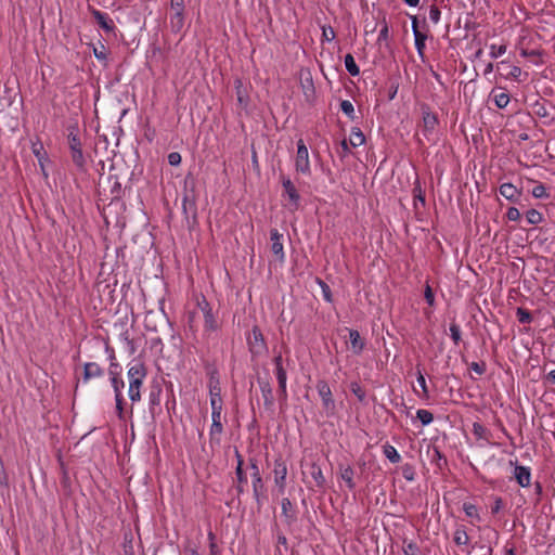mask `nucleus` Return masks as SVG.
<instances>
[{
	"label": "nucleus",
	"instance_id": "obj_1",
	"mask_svg": "<svg viewBox=\"0 0 555 555\" xmlns=\"http://www.w3.org/2000/svg\"><path fill=\"white\" fill-rule=\"evenodd\" d=\"M197 191H196V179L192 173H188L183 181V196H182V211L185 216L186 222L191 225L195 223L197 216Z\"/></svg>",
	"mask_w": 555,
	"mask_h": 555
},
{
	"label": "nucleus",
	"instance_id": "obj_2",
	"mask_svg": "<svg viewBox=\"0 0 555 555\" xmlns=\"http://www.w3.org/2000/svg\"><path fill=\"white\" fill-rule=\"evenodd\" d=\"M68 135V147L70 151V157L75 166L80 171L86 170V157L82 152V143L79 137V128L77 124L70 125L67 128Z\"/></svg>",
	"mask_w": 555,
	"mask_h": 555
},
{
	"label": "nucleus",
	"instance_id": "obj_3",
	"mask_svg": "<svg viewBox=\"0 0 555 555\" xmlns=\"http://www.w3.org/2000/svg\"><path fill=\"white\" fill-rule=\"evenodd\" d=\"M246 341L253 359L268 352L266 338L258 325L253 326L251 331L246 336Z\"/></svg>",
	"mask_w": 555,
	"mask_h": 555
},
{
	"label": "nucleus",
	"instance_id": "obj_4",
	"mask_svg": "<svg viewBox=\"0 0 555 555\" xmlns=\"http://www.w3.org/2000/svg\"><path fill=\"white\" fill-rule=\"evenodd\" d=\"M249 469L251 470V481H253V493L258 505V508L262 506L263 499L266 498V487L260 474V469L258 466V462L256 459H249Z\"/></svg>",
	"mask_w": 555,
	"mask_h": 555
},
{
	"label": "nucleus",
	"instance_id": "obj_5",
	"mask_svg": "<svg viewBox=\"0 0 555 555\" xmlns=\"http://www.w3.org/2000/svg\"><path fill=\"white\" fill-rule=\"evenodd\" d=\"M317 390L322 399V405L327 416H333L336 413V404L333 399L332 390L326 380L320 379L317 383Z\"/></svg>",
	"mask_w": 555,
	"mask_h": 555
},
{
	"label": "nucleus",
	"instance_id": "obj_6",
	"mask_svg": "<svg viewBox=\"0 0 555 555\" xmlns=\"http://www.w3.org/2000/svg\"><path fill=\"white\" fill-rule=\"evenodd\" d=\"M422 112V132L426 139L434 132L439 124L438 116L431 112L430 106L426 103L421 104Z\"/></svg>",
	"mask_w": 555,
	"mask_h": 555
},
{
	"label": "nucleus",
	"instance_id": "obj_7",
	"mask_svg": "<svg viewBox=\"0 0 555 555\" xmlns=\"http://www.w3.org/2000/svg\"><path fill=\"white\" fill-rule=\"evenodd\" d=\"M295 168L297 172H301L304 175H310L311 172L309 163V152L302 139H299L297 141Z\"/></svg>",
	"mask_w": 555,
	"mask_h": 555
},
{
	"label": "nucleus",
	"instance_id": "obj_8",
	"mask_svg": "<svg viewBox=\"0 0 555 555\" xmlns=\"http://www.w3.org/2000/svg\"><path fill=\"white\" fill-rule=\"evenodd\" d=\"M281 182L283 186V196H287L291 209L297 210L300 206V194L297 191L295 184L288 177H285L284 175H281Z\"/></svg>",
	"mask_w": 555,
	"mask_h": 555
},
{
	"label": "nucleus",
	"instance_id": "obj_9",
	"mask_svg": "<svg viewBox=\"0 0 555 555\" xmlns=\"http://www.w3.org/2000/svg\"><path fill=\"white\" fill-rule=\"evenodd\" d=\"M274 482L279 488V492L283 493L286 488V476H287V465L282 456H279L274 460Z\"/></svg>",
	"mask_w": 555,
	"mask_h": 555
},
{
	"label": "nucleus",
	"instance_id": "obj_10",
	"mask_svg": "<svg viewBox=\"0 0 555 555\" xmlns=\"http://www.w3.org/2000/svg\"><path fill=\"white\" fill-rule=\"evenodd\" d=\"M235 457H236V461H237V465H236V468H235V475H236V480H237V485L235 487L236 489V492H237V498H240V495L242 493H244V485L247 482V476H246V473L243 468L244 466V460H243V456L242 454L240 453V451L235 448Z\"/></svg>",
	"mask_w": 555,
	"mask_h": 555
},
{
	"label": "nucleus",
	"instance_id": "obj_11",
	"mask_svg": "<svg viewBox=\"0 0 555 555\" xmlns=\"http://www.w3.org/2000/svg\"><path fill=\"white\" fill-rule=\"evenodd\" d=\"M514 465V478L520 487H529L531 482V472L527 466L519 465L517 461H509Z\"/></svg>",
	"mask_w": 555,
	"mask_h": 555
},
{
	"label": "nucleus",
	"instance_id": "obj_12",
	"mask_svg": "<svg viewBox=\"0 0 555 555\" xmlns=\"http://www.w3.org/2000/svg\"><path fill=\"white\" fill-rule=\"evenodd\" d=\"M283 235L279 233L276 229H271L270 231V240H271V251L274 254L279 261H284L285 255L283 250L282 243Z\"/></svg>",
	"mask_w": 555,
	"mask_h": 555
},
{
	"label": "nucleus",
	"instance_id": "obj_13",
	"mask_svg": "<svg viewBox=\"0 0 555 555\" xmlns=\"http://www.w3.org/2000/svg\"><path fill=\"white\" fill-rule=\"evenodd\" d=\"M258 385L260 387L262 398H263V404L267 410H272L274 405V397H273V389L271 387V384L269 380L258 377L257 379Z\"/></svg>",
	"mask_w": 555,
	"mask_h": 555
},
{
	"label": "nucleus",
	"instance_id": "obj_14",
	"mask_svg": "<svg viewBox=\"0 0 555 555\" xmlns=\"http://www.w3.org/2000/svg\"><path fill=\"white\" fill-rule=\"evenodd\" d=\"M206 372L208 375V390L209 393L221 392L220 378L218 369L209 363L206 364Z\"/></svg>",
	"mask_w": 555,
	"mask_h": 555
},
{
	"label": "nucleus",
	"instance_id": "obj_15",
	"mask_svg": "<svg viewBox=\"0 0 555 555\" xmlns=\"http://www.w3.org/2000/svg\"><path fill=\"white\" fill-rule=\"evenodd\" d=\"M104 375V370L95 362H87L83 365V376L82 382L87 383L91 378L102 377Z\"/></svg>",
	"mask_w": 555,
	"mask_h": 555
},
{
	"label": "nucleus",
	"instance_id": "obj_16",
	"mask_svg": "<svg viewBox=\"0 0 555 555\" xmlns=\"http://www.w3.org/2000/svg\"><path fill=\"white\" fill-rule=\"evenodd\" d=\"M282 515L285 518L286 525L291 526L297 520V514L293 506V503L288 498L282 499L281 502Z\"/></svg>",
	"mask_w": 555,
	"mask_h": 555
},
{
	"label": "nucleus",
	"instance_id": "obj_17",
	"mask_svg": "<svg viewBox=\"0 0 555 555\" xmlns=\"http://www.w3.org/2000/svg\"><path fill=\"white\" fill-rule=\"evenodd\" d=\"M107 183L109 184V199L112 202L120 199L124 191L121 188V183L118 180V177L116 175L111 173L107 178Z\"/></svg>",
	"mask_w": 555,
	"mask_h": 555
},
{
	"label": "nucleus",
	"instance_id": "obj_18",
	"mask_svg": "<svg viewBox=\"0 0 555 555\" xmlns=\"http://www.w3.org/2000/svg\"><path fill=\"white\" fill-rule=\"evenodd\" d=\"M92 16L99 24L101 28L105 31L111 33L115 29V25L112 18L108 17L106 13H103L99 10H92Z\"/></svg>",
	"mask_w": 555,
	"mask_h": 555
},
{
	"label": "nucleus",
	"instance_id": "obj_19",
	"mask_svg": "<svg viewBox=\"0 0 555 555\" xmlns=\"http://www.w3.org/2000/svg\"><path fill=\"white\" fill-rule=\"evenodd\" d=\"M223 434L222 422H212L209 429V443L210 447L219 446L221 442V435Z\"/></svg>",
	"mask_w": 555,
	"mask_h": 555
},
{
	"label": "nucleus",
	"instance_id": "obj_20",
	"mask_svg": "<svg viewBox=\"0 0 555 555\" xmlns=\"http://www.w3.org/2000/svg\"><path fill=\"white\" fill-rule=\"evenodd\" d=\"M499 191L502 196L513 203H516L520 196V191L512 183H503Z\"/></svg>",
	"mask_w": 555,
	"mask_h": 555
},
{
	"label": "nucleus",
	"instance_id": "obj_21",
	"mask_svg": "<svg viewBox=\"0 0 555 555\" xmlns=\"http://www.w3.org/2000/svg\"><path fill=\"white\" fill-rule=\"evenodd\" d=\"M146 376V367L144 363L142 362H135L133 365H131L128 370V377L130 380H141L144 379Z\"/></svg>",
	"mask_w": 555,
	"mask_h": 555
},
{
	"label": "nucleus",
	"instance_id": "obj_22",
	"mask_svg": "<svg viewBox=\"0 0 555 555\" xmlns=\"http://www.w3.org/2000/svg\"><path fill=\"white\" fill-rule=\"evenodd\" d=\"M473 434L476 436L477 439H482L485 440L487 443H491V437H492V433L487 428L485 427L481 423L479 422H475L473 423Z\"/></svg>",
	"mask_w": 555,
	"mask_h": 555
},
{
	"label": "nucleus",
	"instance_id": "obj_23",
	"mask_svg": "<svg viewBox=\"0 0 555 555\" xmlns=\"http://www.w3.org/2000/svg\"><path fill=\"white\" fill-rule=\"evenodd\" d=\"M203 317L206 332H216L219 328V323L212 309H207Z\"/></svg>",
	"mask_w": 555,
	"mask_h": 555
},
{
	"label": "nucleus",
	"instance_id": "obj_24",
	"mask_svg": "<svg viewBox=\"0 0 555 555\" xmlns=\"http://www.w3.org/2000/svg\"><path fill=\"white\" fill-rule=\"evenodd\" d=\"M349 339L354 353H360L365 346L360 333L357 330H349Z\"/></svg>",
	"mask_w": 555,
	"mask_h": 555
},
{
	"label": "nucleus",
	"instance_id": "obj_25",
	"mask_svg": "<svg viewBox=\"0 0 555 555\" xmlns=\"http://www.w3.org/2000/svg\"><path fill=\"white\" fill-rule=\"evenodd\" d=\"M310 475L314 480L317 487L323 488L325 486L326 480L325 477L323 476L320 465L312 463V465L310 466Z\"/></svg>",
	"mask_w": 555,
	"mask_h": 555
},
{
	"label": "nucleus",
	"instance_id": "obj_26",
	"mask_svg": "<svg viewBox=\"0 0 555 555\" xmlns=\"http://www.w3.org/2000/svg\"><path fill=\"white\" fill-rule=\"evenodd\" d=\"M143 384V379L141 380H130L129 382V390H128V393H129V398L132 402H137V401H140L141 400V392H140V388Z\"/></svg>",
	"mask_w": 555,
	"mask_h": 555
},
{
	"label": "nucleus",
	"instance_id": "obj_27",
	"mask_svg": "<svg viewBox=\"0 0 555 555\" xmlns=\"http://www.w3.org/2000/svg\"><path fill=\"white\" fill-rule=\"evenodd\" d=\"M160 393L162 387L159 385H155L152 387L149 395L150 411L152 413H154V408L160 404Z\"/></svg>",
	"mask_w": 555,
	"mask_h": 555
},
{
	"label": "nucleus",
	"instance_id": "obj_28",
	"mask_svg": "<svg viewBox=\"0 0 555 555\" xmlns=\"http://www.w3.org/2000/svg\"><path fill=\"white\" fill-rule=\"evenodd\" d=\"M340 476L350 490H353L356 488V483L353 481L354 470L351 466L348 465L344 468L340 467Z\"/></svg>",
	"mask_w": 555,
	"mask_h": 555
},
{
	"label": "nucleus",
	"instance_id": "obj_29",
	"mask_svg": "<svg viewBox=\"0 0 555 555\" xmlns=\"http://www.w3.org/2000/svg\"><path fill=\"white\" fill-rule=\"evenodd\" d=\"M383 452H384V455L391 462V463H399L400 460H401V456L400 454L398 453L397 449L389 444V443H386L384 447H383Z\"/></svg>",
	"mask_w": 555,
	"mask_h": 555
},
{
	"label": "nucleus",
	"instance_id": "obj_30",
	"mask_svg": "<svg viewBox=\"0 0 555 555\" xmlns=\"http://www.w3.org/2000/svg\"><path fill=\"white\" fill-rule=\"evenodd\" d=\"M364 143H365V135L363 134L361 129L360 128H352L350 144L353 147H358V146H360V145H362Z\"/></svg>",
	"mask_w": 555,
	"mask_h": 555
},
{
	"label": "nucleus",
	"instance_id": "obj_31",
	"mask_svg": "<svg viewBox=\"0 0 555 555\" xmlns=\"http://www.w3.org/2000/svg\"><path fill=\"white\" fill-rule=\"evenodd\" d=\"M345 66H346L347 72L351 76H358L360 74V69H359L358 65L356 64L354 57L350 53L345 55Z\"/></svg>",
	"mask_w": 555,
	"mask_h": 555
},
{
	"label": "nucleus",
	"instance_id": "obj_32",
	"mask_svg": "<svg viewBox=\"0 0 555 555\" xmlns=\"http://www.w3.org/2000/svg\"><path fill=\"white\" fill-rule=\"evenodd\" d=\"M463 511L465 512L466 516L472 518V519H475L477 520L478 522L481 521V517L478 513V509H477V506L475 504H472V503H468V502H465L463 504Z\"/></svg>",
	"mask_w": 555,
	"mask_h": 555
},
{
	"label": "nucleus",
	"instance_id": "obj_33",
	"mask_svg": "<svg viewBox=\"0 0 555 555\" xmlns=\"http://www.w3.org/2000/svg\"><path fill=\"white\" fill-rule=\"evenodd\" d=\"M414 35V39H415V47H416V50H417V53L420 54V56L422 59H424V49H425V41L427 39V35L424 34V33H416V34H413Z\"/></svg>",
	"mask_w": 555,
	"mask_h": 555
},
{
	"label": "nucleus",
	"instance_id": "obj_34",
	"mask_svg": "<svg viewBox=\"0 0 555 555\" xmlns=\"http://www.w3.org/2000/svg\"><path fill=\"white\" fill-rule=\"evenodd\" d=\"M453 541L456 545H466L468 543L469 537L463 527L455 530Z\"/></svg>",
	"mask_w": 555,
	"mask_h": 555
},
{
	"label": "nucleus",
	"instance_id": "obj_35",
	"mask_svg": "<svg viewBox=\"0 0 555 555\" xmlns=\"http://www.w3.org/2000/svg\"><path fill=\"white\" fill-rule=\"evenodd\" d=\"M526 218H527L528 223L534 224V225L539 224L543 220L542 214L540 211H538L537 209L528 210L526 214Z\"/></svg>",
	"mask_w": 555,
	"mask_h": 555
},
{
	"label": "nucleus",
	"instance_id": "obj_36",
	"mask_svg": "<svg viewBox=\"0 0 555 555\" xmlns=\"http://www.w3.org/2000/svg\"><path fill=\"white\" fill-rule=\"evenodd\" d=\"M516 315H517L519 323H521V324L532 322V314L530 313V311H528L525 308H521V307L517 308Z\"/></svg>",
	"mask_w": 555,
	"mask_h": 555
},
{
	"label": "nucleus",
	"instance_id": "obj_37",
	"mask_svg": "<svg viewBox=\"0 0 555 555\" xmlns=\"http://www.w3.org/2000/svg\"><path fill=\"white\" fill-rule=\"evenodd\" d=\"M350 390L351 392L358 398L360 402H363L365 399V390L362 388V386L358 382H352L350 384Z\"/></svg>",
	"mask_w": 555,
	"mask_h": 555
},
{
	"label": "nucleus",
	"instance_id": "obj_38",
	"mask_svg": "<svg viewBox=\"0 0 555 555\" xmlns=\"http://www.w3.org/2000/svg\"><path fill=\"white\" fill-rule=\"evenodd\" d=\"M210 397V406L211 410H223V401L221 397V392H212L209 393Z\"/></svg>",
	"mask_w": 555,
	"mask_h": 555
},
{
	"label": "nucleus",
	"instance_id": "obj_39",
	"mask_svg": "<svg viewBox=\"0 0 555 555\" xmlns=\"http://www.w3.org/2000/svg\"><path fill=\"white\" fill-rule=\"evenodd\" d=\"M416 416L424 426L430 424L434 420L433 413L423 409L417 410Z\"/></svg>",
	"mask_w": 555,
	"mask_h": 555
},
{
	"label": "nucleus",
	"instance_id": "obj_40",
	"mask_svg": "<svg viewBox=\"0 0 555 555\" xmlns=\"http://www.w3.org/2000/svg\"><path fill=\"white\" fill-rule=\"evenodd\" d=\"M507 67V64L505 62H501L498 65V69H501V67ZM509 70L505 74L506 77H513L515 79H518L521 75V68L519 66H508Z\"/></svg>",
	"mask_w": 555,
	"mask_h": 555
},
{
	"label": "nucleus",
	"instance_id": "obj_41",
	"mask_svg": "<svg viewBox=\"0 0 555 555\" xmlns=\"http://www.w3.org/2000/svg\"><path fill=\"white\" fill-rule=\"evenodd\" d=\"M111 383L115 391V398L122 397L121 389L125 386L124 380L120 378V376H113L111 377Z\"/></svg>",
	"mask_w": 555,
	"mask_h": 555
},
{
	"label": "nucleus",
	"instance_id": "obj_42",
	"mask_svg": "<svg viewBox=\"0 0 555 555\" xmlns=\"http://www.w3.org/2000/svg\"><path fill=\"white\" fill-rule=\"evenodd\" d=\"M340 109L344 112V114H346L351 120H353L356 118V115H354V107H353V104L348 101V100H344L340 102Z\"/></svg>",
	"mask_w": 555,
	"mask_h": 555
},
{
	"label": "nucleus",
	"instance_id": "obj_43",
	"mask_svg": "<svg viewBox=\"0 0 555 555\" xmlns=\"http://www.w3.org/2000/svg\"><path fill=\"white\" fill-rule=\"evenodd\" d=\"M317 282H318V284L320 285V287L322 289L323 298L327 302H332L333 301V296H332V291H331L330 286L323 280H321V279H317Z\"/></svg>",
	"mask_w": 555,
	"mask_h": 555
},
{
	"label": "nucleus",
	"instance_id": "obj_44",
	"mask_svg": "<svg viewBox=\"0 0 555 555\" xmlns=\"http://www.w3.org/2000/svg\"><path fill=\"white\" fill-rule=\"evenodd\" d=\"M494 103L499 108H504L509 103V95L505 92L494 95Z\"/></svg>",
	"mask_w": 555,
	"mask_h": 555
},
{
	"label": "nucleus",
	"instance_id": "obj_45",
	"mask_svg": "<svg viewBox=\"0 0 555 555\" xmlns=\"http://www.w3.org/2000/svg\"><path fill=\"white\" fill-rule=\"evenodd\" d=\"M93 53H94V56L99 61H106V59H107V49L101 42H100V47H93Z\"/></svg>",
	"mask_w": 555,
	"mask_h": 555
},
{
	"label": "nucleus",
	"instance_id": "obj_46",
	"mask_svg": "<svg viewBox=\"0 0 555 555\" xmlns=\"http://www.w3.org/2000/svg\"><path fill=\"white\" fill-rule=\"evenodd\" d=\"M234 83H235V89H236L237 101L240 102V104L246 105L247 104V100H246L245 94H244V92L242 90V87H243L242 80L241 79H236L234 81Z\"/></svg>",
	"mask_w": 555,
	"mask_h": 555
},
{
	"label": "nucleus",
	"instance_id": "obj_47",
	"mask_svg": "<svg viewBox=\"0 0 555 555\" xmlns=\"http://www.w3.org/2000/svg\"><path fill=\"white\" fill-rule=\"evenodd\" d=\"M335 37L336 34L331 26H322V41H333Z\"/></svg>",
	"mask_w": 555,
	"mask_h": 555
},
{
	"label": "nucleus",
	"instance_id": "obj_48",
	"mask_svg": "<svg viewBox=\"0 0 555 555\" xmlns=\"http://www.w3.org/2000/svg\"><path fill=\"white\" fill-rule=\"evenodd\" d=\"M532 195L535 198H547L548 194L546 193V189L542 183H539L532 189Z\"/></svg>",
	"mask_w": 555,
	"mask_h": 555
},
{
	"label": "nucleus",
	"instance_id": "obj_49",
	"mask_svg": "<svg viewBox=\"0 0 555 555\" xmlns=\"http://www.w3.org/2000/svg\"><path fill=\"white\" fill-rule=\"evenodd\" d=\"M450 333H451V338L454 341V344L459 345V343L461 341V330H460V326L457 324H455V323H452L450 325Z\"/></svg>",
	"mask_w": 555,
	"mask_h": 555
},
{
	"label": "nucleus",
	"instance_id": "obj_50",
	"mask_svg": "<svg viewBox=\"0 0 555 555\" xmlns=\"http://www.w3.org/2000/svg\"><path fill=\"white\" fill-rule=\"evenodd\" d=\"M275 375H276L279 387L286 386V382H287L286 370L284 367H278V370H275Z\"/></svg>",
	"mask_w": 555,
	"mask_h": 555
},
{
	"label": "nucleus",
	"instance_id": "obj_51",
	"mask_svg": "<svg viewBox=\"0 0 555 555\" xmlns=\"http://www.w3.org/2000/svg\"><path fill=\"white\" fill-rule=\"evenodd\" d=\"M416 380H417L418 385L422 388L423 397L424 398H428L429 393H428V389H427V385H426V379H425L423 373L421 372V370L417 371V378H416Z\"/></svg>",
	"mask_w": 555,
	"mask_h": 555
},
{
	"label": "nucleus",
	"instance_id": "obj_52",
	"mask_svg": "<svg viewBox=\"0 0 555 555\" xmlns=\"http://www.w3.org/2000/svg\"><path fill=\"white\" fill-rule=\"evenodd\" d=\"M404 555H418L420 548L416 543L409 542L403 546Z\"/></svg>",
	"mask_w": 555,
	"mask_h": 555
},
{
	"label": "nucleus",
	"instance_id": "obj_53",
	"mask_svg": "<svg viewBox=\"0 0 555 555\" xmlns=\"http://www.w3.org/2000/svg\"><path fill=\"white\" fill-rule=\"evenodd\" d=\"M184 26V18L170 20V29L172 33L178 34Z\"/></svg>",
	"mask_w": 555,
	"mask_h": 555
},
{
	"label": "nucleus",
	"instance_id": "obj_54",
	"mask_svg": "<svg viewBox=\"0 0 555 555\" xmlns=\"http://www.w3.org/2000/svg\"><path fill=\"white\" fill-rule=\"evenodd\" d=\"M402 476L404 479L412 481L414 479V468L410 464H405L402 466Z\"/></svg>",
	"mask_w": 555,
	"mask_h": 555
},
{
	"label": "nucleus",
	"instance_id": "obj_55",
	"mask_svg": "<svg viewBox=\"0 0 555 555\" xmlns=\"http://www.w3.org/2000/svg\"><path fill=\"white\" fill-rule=\"evenodd\" d=\"M505 52H506V46L505 44H501L499 47H496L494 44L491 46L490 55L493 59L499 57L500 55L504 54Z\"/></svg>",
	"mask_w": 555,
	"mask_h": 555
},
{
	"label": "nucleus",
	"instance_id": "obj_56",
	"mask_svg": "<svg viewBox=\"0 0 555 555\" xmlns=\"http://www.w3.org/2000/svg\"><path fill=\"white\" fill-rule=\"evenodd\" d=\"M441 12L437 5H431L429 10V18L433 23L437 24L440 20Z\"/></svg>",
	"mask_w": 555,
	"mask_h": 555
},
{
	"label": "nucleus",
	"instance_id": "obj_57",
	"mask_svg": "<svg viewBox=\"0 0 555 555\" xmlns=\"http://www.w3.org/2000/svg\"><path fill=\"white\" fill-rule=\"evenodd\" d=\"M181 155L178 152H171L168 155V163L171 166H179L181 164Z\"/></svg>",
	"mask_w": 555,
	"mask_h": 555
},
{
	"label": "nucleus",
	"instance_id": "obj_58",
	"mask_svg": "<svg viewBox=\"0 0 555 555\" xmlns=\"http://www.w3.org/2000/svg\"><path fill=\"white\" fill-rule=\"evenodd\" d=\"M506 217L511 221H517L520 219V212L516 207H509L507 209Z\"/></svg>",
	"mask_w": 555,
	"mask_h": 555
},
{
	"label": "nucleus",
	"instance_id": "obj_59",
	"mask_svg": "<svg viewBox=\"0 0 555 555\" xmlns=\"http://www.w3.org/2000/svg\"><path fill=\"white\" fill-rule=\"evenodd\" d=\"M424 297L429 306H433L435 304V295L431 287L428 284L425 287Z\"/></svg>",
	"mask_w": 555,
	"mask_h": 555
},
{
	"label": "nucleus",
	"instance_id": "obj_60",
	"mask_svg": "<svg viewBox=\"0 0 555 555\" xmlns=\"http://www.w3.org/2000/svg\"><path fill=\"white\" fill-rule=\"evenodd\" d=\"M470 369L479 375H482L486 372V363L485 362H473L470 364Z\"/></svg>",
	"mask_w": 555,
	"mask_h": 555
},
{
	"label": "nucleus",
	"instance_id": "obj_61",
	"mask_svg": "<svg viewBox=\"0 0 555 555\" xmlns=\"http://www.w3.org/2000/svg\"><path fill=\"white\" fill-rule=\"evenodd\" d=\"M503 507V500L502 498L500 496H496L494 499V503L493 505L491 506V513L494 515V514H498Z\"/></svg>",
	"mask_w": 555,
	"mask_h": 555
},
{
	"label": "nucleus",
	"instance_id": "obj_62",
	"mask_svg": "<svg viewBox=\"0 0 555 555\" xmlns=\"http://www.w3.org/2000/svg\"><path fill=\"white\" fill-rule=\"evenodd\" d=\"M389 37V28H388V25L387 23L385 22L382 29L379 30V34H378V41H386Z\"/></svg>",
	"mask_w": 555,
	"mask_h": 555
},
{
	"label": "nucleus",
	"instance_id": "obj_63",
	"mask_svg": "<svg viewBox=\"0 0 555 555\" xmlns=\"http://www.w3.org/2000/svg\"><path fill=\"white\" fill-rule=\"evenodd\" d=\"M115 400H116V411H117L118 418L124 420V408H122L124 399H122V397H118V398H115Z\"/></svg>",
	"mask_w": 555,
	"mask_h": 555
},
{
	"label": "nucleus",
	"instance_id": "obj_64",
	"mask_svg": "<svg viewBox=\"0 0 555 555\" xmlns=\"http://www.w3.org/2000/svg\"><path fill=\"white\" fill-rule=\"evenodd\" d=\"M170 8L172 11H184V0H171Z\"/></svg>",
	"mask_w": 555,
	"mask_h": 555
}]
</instances>
